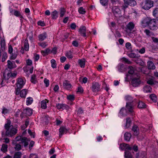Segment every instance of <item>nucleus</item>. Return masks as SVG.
Here are the masks:
<instances>
[{
  "label": "nucleus",
  "instance_id": "obj_1",
  "mask_svg": "<svg viewBox=\"0 0 158 158\" xmlns=\"http://www.w3.org/2000/svg\"><path fill=\"white\" fill-rule=\"evenodd\" d=\"M11 124V121L9 120H7L6 123L4 126L6 130L5 134L4 132H2V135H5V136L11 137L17 133V129L14 127Z\"/></svg>",
  "mask_w": 158,
  "mask_h": 158
},
{
  "label": "nucleus",
  "instance_id": "obj_2",
  "mask_svg": "<svg viewBox=\"0 0 158 158\" xmlns=\"http://www.w3.org/2000/svg\"><path fill=\"white\" fill-rule=\"evenodd\" d=\"M142 23L148 25L150 29L152 30H156L158 27V25L156 23V20L155 19H149L146 18L142 21Z\"/></svg>",
  "mask_w": 158,
  "mask_h": 158
},
{
  "label": "nucleus",
  "instance_id": "obj_3",
  "mask_svg": "<svg viewBox=\"0 0 158 158\" xmlns=\"http://www.w3.org/2000/svg\"><path fill=\"white\" fill-rule=\"evenodd\" d=\"M154 2L151 0H143L140 3L141 8L145 10H148L153 6Z\"/></svg>",
  "mask_w": 158,
  "mask_h": 158
},
{
  "label": "nucleus",
  "instance_id": "obj_4",
  "mask_svg": "<svg viewBox=\"0 0 158 158\" xmlns=\"http://www.w3.org/2000/svg\"><path fill=\"white\" fill-rule=\"evenodd\" d=\"M119 148L122 150H133L135 152H137L138 150V148L137 145H130L129 144L122 143L120 144Z\"/></svg>",
  "mask_w": 158,
  "mask_h": 158
},
{
  "label": "nucleus",
  "instance_id": "obj_5",
  "mask_svg": "<svg viewBox=\"0 0 158 158\" xmlns=\"http://www.w3.org/2000/svg\"><path fill=\"white\" fill-rule=\"evenodd\" d=\"M124 4L122 6V9L124 10L128 7V5L134 6L136 4V2L135 0H124Z\"/></svg>",
  "mask_w": 158,
  "mask_h": 158
},
{
  "label": "nucleus",
  "instance_id": "obj_6",
  "mask_svg": "<svg viewBox=\"0 0 158 158\" xmlns=\"http://www.w3.org/2000/svg\"><path fill=\"white\" fill-rule=\"evenodd\" d=\"M113 12L115 17H118L121 16V11L118 7L114 6L113 8Z\"/></svg>",
  "mask_w": 158,
  "mask_h": 158
},
{
  "label": "nucleus",
  "instance_id": "obj_7",
  "mask_svg": "<svg viewBox=\"0 0 158 158\" xmlns=\"http://www.w3.org/2000/svg\"><path fill=\"white\" fill-rule=\"evenodd\" d=\"M100 85L98 82H94L92 83L91 87L93 92H98L100 90Z\"/></svg>",
  "mask_w": 158,
  "mask_h": 158
},
{
  "label": "nucleus",
  "instance_id": "obj_8",
  "mask_svg": "<svg viewBox=\"0 0 158 158\" xmlns=\"http://www.w3.org/2000/svg\"><path fill=\"white\" fill-rule=\"evenodd\" d=\"M132 85L135 87L138 86L140 83V81L139 78H134L131 81Z\"/></svg>",
  "mask_w": 158,
  "mask_h": 158
},
{
  "label": "nucleus",
  "instance_id": "obj_9",
  "mask_svg": "<svg viewBox=\"0 0 158 158\" xmlns=\"http://www.w3.org/2000/svg\"><path fill=\"white\" fill-rule=\"evenodd\" d=\"M79 31L81 36L84 37L86 36V28L85 26L81 27L79 29Z\"/></svg>",
  "mask_w": 158,
  "mask_h": 158
},
{
  "label": "nucleus",
  "instance_id": "obj_10",
  "mask_svg": "<svg viewBox=\"0 0 158 158\" xmlns=\"http://www.w3.org/2000/svg\"><path fill=\"white\" fill-rule=\"evenodd\" d=\"M72 85L69 83V81L67 80H65L63 83V87L64 88L67 89L69 90L71 88Z\"/></svg>",
  "mask_w": 158,
  "mask_h": 158
},
{
  "label": "nucleus",
  "instance_id": "obj_11",
  "mask_svg": "<svg viewBox=\"0 0 158 158\" xmlns=\"http://www.w3.org/2000/svg\"><path fill=\"white\" fill-rule=\"evenodd\" d=\"M7 66L8 68L10 69L15 68L17 67L15 61H11L10 60L7 61Z\"/></svg>",
  "mask_w": 158,
  "mask_h": 158
},
{
  "label": "nucleus",
  "instance_id": "obj_12",
  "mask_svg": "<svg viewBox=\"0 0 158 158\" xmlns=\"http://www.w3.org/2000/svg\"><path fill=\"white\" fill-rule=\"evenodd\" d=\"M56 107L58 110L61 109L62 110H64L65 109H67L69 107V106L66 104L59 103L56 104Z\"/></svg>",
  "mask_w": 158,
  "mask_h": 158
},
{
  "label": "nucleus",
  "instance_id": "obj_13",
  "mask_svg": "<svg viewBox=\"0 0 158 158\" xmlns=\"http://www.w3.org/2000/svg\"><path fill=\"white\" fill-rule=\"evenodd\" d=\"M126 108L127 110H128V113H131L133 112V107L131 105V102H128L127 103V104L126 105Z\"/></svg>",
  "mask_w": 158,
  "mask_h": 158
},
{
  "label": "nucleus",
  "instance_id": "obj_14",
  "mask_svg": "<svg viewBox=\"0 0 158 158\" xmlns=\"http://www.w3.org/2000/svg\"><path fill=\"white\" fill-rule=\"evenodd\" d=\"M25 83H24L23 80L22 78H19L17 80V87L22 88L24 85Z\"/></svg>",
  "mask_w": 158,
  "mask_h": 158
},
{
  "label": "nucleus",
  "instance_id": "obj_15",
  "mask_svg": "<svg viewBox=\"0 0 158 158\" xmlns=\"http://www.w3.org/2000/svg\"><path fill=\"white\" fill-rule=\"evenodd\" d=\"M139 129L138 127L136 125H134L132 128V130L133 132V134L136 136H137L139 133Z\"/></svg>",
  "mask_w": 158,
  "mask_h": 158
},
{
  "label": "nucleus",
  "instance_id": "obj_16",
  "mask_svg": "<svg viewBox=\"0 0 158 158\" xmlns=\"http://www.w3.org/2000/svg\"><path fill=\"white\" fill-rule=\"evenodd\" d=\"M30 141L27 138L23 137L21 139V143H24V146L26 147L28 145V142Z\"/></svg>",
  "mask_w": 158,
  "mask_h": 158
},
{
  "label": "nucleus",
  "instance_id": "obj_17",
  "mask_svg": "<svg viewBox=\"0 0 158 158\" xmlns=\"http://www.w3.org/2000/svg\"><path fill=\"white\" fill-rule=\"evenodd\" d=\"M119 114L122 116H124L128 114V113L127 109H125L124 108H122L120 110Z\"/></svg>",
  "mask_w": 158,
  "mask_h": 158
},
{
  "label": "nucleus",
  "instance_id": "obj_18",
  "mask_svg": "<svg viewBox=\"0 0 158 158\" xmlns=\"http://www.w3.org/2000/svg\"><path fill=\"white\" fill-rule=\"evenodd\" d=\"M67 129L64 127H61L59 130L60 138L61 137L62 135L65 132H67Z\"/></svg>",
  "mask_w": 158,
  "mask_h": 158
},
{
  "label": "nucleus",
  "instance_id": "obj_19",
  "mask_svg": "<svg viewBox=\"0 0 158 158\" xmlns=\"http://www.w3.org/2000/svg\"><path fill=\"white\" fill-rule=\"evenodd\" d=\"M23 113L28 116L31 115L32 113L31 110L30 108L25 109L24 110Z\"/></svg>",
  "mask_w": 158,
  "mask_h": 158
},
{
  "label": "nucleus",
  "instance_id": "obj_20",
  "mask_svg": "<svg viewBox=\"0 0 158 158\" xmlns=\"http://www.w3.org/2000/svg\"><path fill=\"white\" fill-rule=\"evenodd\" d=\"M148 68L149 69H154L156 67L153 63L151 61H149L147 62Z\"/></svg>",
  "mask_w": 158,
  "mask_h": 158
},
{
  "label": "nucleus",
  "instance_id": "obj_21",
  "mask_svg": "<svg viewBox=\"0 0 158 158\" xmlns=\"http://www.w3.org/2000/svg\"><path fill=\"white\" fill-rule=\"evenodd\" d=\"M138 107L140 109L145 108L146 107V105L143 102L139 101L138 103Z\"/></svg>",
  "mask_w": 158,
  "mask_h": 158
},
{
  "label": "nucleus",
  "instance_id": "obj_22",
  "mask_svg": "<svg viewBox=\"0 0 158 158\" xmlns=\"http://www.w3.org/2000/svg\"><path fill=\"white\" fill-rule=\"evenodd\" d=\"M78 63L81 68H84L85 67V60L84 59H79L78 61Z\"/></svg>",
  "mask_w": 158,
  "mask_h": 158
},
{
  "label": "nucleus",
  "instance_id": "obj_23",
  "mask_svg": "<svg viewBox=\"0 0 158 158\" xmlns=\"http://www.w3.org/2000/svg\"><path fill=\"white\" fill-rule=\"evenodd\" d=\"M124 137L125 140L129 141L131 137V134L129 132H126L124 134Z\"/></svg>",
  "mask_w": 158,
  "mask_h": 158
},
{
  "label": "nucleus",
  "instance_id": "obj_24",
  "mask_svg": "<svg viewBox=\"0 0 158 158\" xmlns=\"http://www.w3.org/2000/svg\"><path fill=\"white\" fill-rule=\"evenodd\" d=\"M124 157L125 158H133L132 155L128 150H125Z\"/></svg>",
  "mask_w": 158,
  "mask_h": 158
},
{
  "label": "nucleus",
  "instance_id": "obj_25",
  "mask_svg": "<svg viewBox=\"0 0 158 158\" xmlns=\"http://www.w3.org/2000/svg\"><path fill=\"white\" fill-rule=\"evenodd\" d=\"M47 35L46 32L43 33L39 36V38L40 40L43 41L47 37Z\"/></svg>",
  "mask_w": 158,
  "mask_h": 158
},
{
  "label": "nucleus",
  "instance_id": "obj_26",
  "mask_svg": "<svg viewBox=\"0 0 158 158\" xmlns=\"http://www.w3.org/2000/svg\"><path fill=\"white\" fill-rule=\"evenodd\" d=\"M134 61L137 64L139 65L144 66V62L140 59H138L134 60Z\"/></svg>",
  "mask_w": 158,
  "mask_h": 158
},
{
  "label": "nucleus",
  "instance_id": "obj_27",
  "mask_svg": "<svg viewBox=\"0 0 158 158\" xmlns=\"http://www.w3.org/2000/svg\"><path fill=\"white\" fill-rule=\"evenodd\" d=\"M27 94V90L26 89H23L20 93V96L22 98H25Z\"/></svg>",
  "mask_w": 158,
  "mask_h": 158
},
{
  "label": "nucleus",
  "instance_id": "obj_28",
  "mask_svg": "<svg viewBox=\"0 0 158 158\" xmlns=\"http://www.w3.org/2000/svg\"><path fill=\"white\" fill-rule=\"evenodd\" d=\"M135 25L132 22H130L127 25V28L130 31H131L134 27Z\"/></svg>",
  "mask_w": 158,
  "mask_h": 158
},
{
  "label": "nucleus",
  "instance_id": "obj_29",
  "mask_svg": "<svg viewBox=\"0 0 158 158\" xmlns=\"http://www.w3.org/2000/svg\"><path fill=\"white\" fill-rule=\"evenodd\" d=\"M13 14L17 17H18L20 18L21 19L23 18V17L21 14V13L20 11L18 10H15L13 13Z\"/></svg>",
  "mask_w": 158,
  "mask_h": 158
},
{
  "label": "nucleus",
  "instance_id": "obj_30",
  "mask_svg": "<svg viewBox=\"0 0 158 158\" xmlns=\"http://www.w3.org/2000/svg\"><path fill=\"white\" fill-rule=\"evenodd\" d=\"M58 12L56 10H54L51 13V16L52 19H56L58 17Z\"/></svg>",
  "mask_w": 158,
  "mask_h": 158
},
{
  "label": "nucleus",
  "instance_id": "obj_31",
  "mask_svg": "<svg viewBox=\"0 0 158 158\" xmlns=\"http://www.w3.org/2000/svg\"><path fill=\"white\" fill-rule=\"evenodd\" d=\"M152 15L155 17H157L158 16V8L157 7H155L154 9Z\"/></svg>",
  "mask_w": 158,
  "mask_h": 158
},
{
  "label": "nucleus",
  "instance_id": "obj_32",
  "mask_svg": "<svg viewBox=\"0 0 158 158\" xmlns=\"http://www.w3.org/2000/svg\"><path fill=\"white\" fill-rule=\"evenodd\" d=\"M118 71L119 72H122L124 71V65L123 64H120L118 66Z\"/></svg>",
  "mask_w": 158,
  "mask_h": 158
},
{
  "label": "nucleus",
  "instance_id": "obj_33",
  "mask_svg": "<svg viewBox=\"0 0 158 158\" xmlns=\"http://www.w3.org/2000/svg\"><path fill=\"white\" fill-rule=\"evenodd\" d=\"M128 69H129L128 71V73L131 74H133L134 73L135 69L134 67L131 66L128 67Z\"/></svg>",
  "mask_w": 158,
  "mask_h": 158
},
{
  "label": "nucleus",
  "instance_id": "obj_34",
  "mask_svg": "<svg viewBox=\"0 0 158 158\" xmlns=\"http://www.w3.org/2000/svg\"><path fill=\"white\" fill-rule=\"evenodd\" d=\"M8 146L6 144H3L2 146V147L1 150L2 151L5 152L7 151Z\"/></svg>",
  "mask_w": 158,
  "mask_h": 158
},
{
  "label": "nucleus",
  "instance_id": "obj_35",
  "mask_svg": "<svg viewBox=\"0 0 158 158\" xmlns=\"http://www.w3.org/2000/svg\"><path fill=\"white\" fill-rule=\"evenodd\" d=\"M29 45L28 43V41L27 40H25L24 42V48L26 51H28L29 50Z\"/></svg>",
  "mask_w": 158,
  "mask_h": 158
},
{
  "label": "nucleus",
  "instance_id": "obj_36",
  "mask_svg": "<svg viewBox=\"0 0 158 158\" xmlns=\"http://www.w3.org/2000/svg\"><path fill=\"white\" fill-rule=\"evenodd\" d=\"M150 98L154 102H156L157 101V98L154 94H152L150 96Z\"/></svg>",
  "mask_w": 158,
  "mask_h": 158
},
{
  "label": "nucleus",
  "instance_id": "obj_37",
  "mask_svg": "<svg viewBox=\"0 0 158 158\" xmlns=\"http://www.w3.org/2000/svg\"><path fill=\"white\" fill-rule=\"evenodd\" d=\"M65 55L69 59H72L73 57L72 52L70 50L67 52L66 53Z\"/></svg>",
  "mask_w": 158,
  "mask_h": 158
},
{
  "label": "nucleus",
  "instance_id": "obj_38",
  "mask_svg": "<svg viewBox=\"0 0 158 158\" xmlns=\"http://www.w3.org/2000/svg\"><path fill=\"white\" fill-rule=\"evenodd\" d=\"M131 122L130 118H127L126 119V122L125 127L127 128L129 127Z\"/></svg>",
  "mask_w": 158,
  "mask_h": 158
},
{
  "label": "nucleus",
  "instance_id": "obj_39",
  "mask_svg": "<svg viewBox=\"0 0 158 158\" xmlns=\"http://www.w3.org/2000/svg\"><path fill=\"white\" fill-rule=\"evenodd\" d=\"M22 155V153L21 152H17L15 153L14 158H20Z\"/></svg>",
  "mask_w": 158,
  "mask_h": 158
},
{
  "label": "nucleus",
  "instance_id": "obj_40",
  "mask_svg": "<svg viewBox=\"0 0 158 158\" xmlns=\"http://www.w3.org/2000/svg\"><path fill=\"white\" fill-rule=\"evenodd\" d=\"M122 61L123 62H124L125 63L127 64H131L132 63V62L129 61L128 59L125 57H123L122 58Z\"/></svg>",
  "mask_w": 158,
  "mask_h": 158
},
{
  "label": "nucleus",
  "instance_id": "obj_41",
  "mask_svg": "<svg viewBox=\"0 0 158 158\" xmlns=\"http://www.w3.org/2000/svg\"><path fill=\"white\" fill-rule=\"evenodd\" d=\"M50 50L48 48H47L44 51L42 50L41 53L44 56H45V55H48L50 52Z\"/></svg>",
  "mask_w": 158,
  "mask_h": 158
},
{
  "label": "nucleus",
  "instance_id": "obj_42",
  "mask_svg": "<svg viewBox=\"0 0 158 158\" xmlns=\"http://www.w3.org/2000/svg\"><path fill=\"white\" fill-rule=\"evenodd\" d=\"M36 76L35 75H33L31 79V81L34 84H35L37 82V81L35 78Z\"/></svg>",
  "mask_w": 158,
  "mask_h": 158
},
{
  "label": "nucleus",
  "instance_id": "obj_43",
  "mask_svg": "<svg viewBox=\"0 0 158 158\" xmlns=\"http://www.w3.org/2000/svg\"><path fill=\"white\" fill-rule=\"evenodd\" d=\"M108 0H100V2L104 6H106L108 4Z\"/></svg>",
  "mask_w": 158,
  "mask_h": 158
},
{
  "label": "nucleus",
  "instance_id": "obj_44",
  "mask_svg": "<svg viewBox=\"0 0 158 158\" xmlns=\"http://www.w3.org/2000/svg\"><path fill=\"white\" fill-rule=\"evenodd\" d=\"M60 17H63L65 13V9L64 8H61L60 9Z\"/></svg>",
  "mask_w": 158,
  "mask_h": 158
},
{
  "label": "nucleus",
  "instance_id": "obj_45",
  "mask_svg": "<svg viewBox=\"0 0 158 158\" xmlns=\"http://www.w3.org/2000/svg\"><path fill=\"white\" fill-rule=\"evenodd\" d=\"M127 55L130 58H137L138 56L136 54L134 53H128Z\"/></svg>",
  "mask_w": 158,
  "mask_h": 158
},
{
  "label": "nucleus",
  "instance_id": "obj_46",
  "mask_svg": "<svg viewBox=\"0 0 158 158\" xmlns=\"http://www.w3.org/2000/svg\"><path fill=\"white\" fill-rule=\"evenodd\" d=\"M78 12H79L82 14H84L86 12V11L85 10L84 8H83V7H80L78 9Z\"/></svg>",
  "mask_w": 158,
  "mask_h": 158
},
{
  "label": "nucleus",
  "instance_id": "obj_47",
  "mask_svg": "<svg viewBox=\"0 0 158 158\" xmlns=\"http://www.w3.org/2000/svg\"><path fill=\"white\" fill-rule=\"evenodd\" d=\"M1 46L2 47V50L3 51L5 49V42L4 40H1Z\"/></svg>",
  "mask_w": 158,
  "mask_h": 158
},
{
  "label": "nucleus",
  "instance_id": "obj_48",
  "mask_svg": "<svg viewBox=\"0 0 158 158\" xmlns=\"http://www.w3.org/2000/svg\"><path fill=\"white\" fill-rule=\"evenodd\" d=\"M41 107L43 109H46L47 108L46 102L45 101L43 100L41 102Z\"/></svg>",
  "mask_w": 158,
  "mask_h": 158
},
{
  "label": "nucleus",
  "instance_id": "obj_49",
  "mask_svg": "<svg viewBox=\"0 0 158 158\" xmlns=\"http://www.w3.org/2000/svg\"><path fill=\"white\" fill-rule=\"evenodd\" d=\"M27 101V105L31 104L33 102V99L32 98L29 97L28 98Z\"/></svg>",
  "mask_w": 158,
  "mask_h": 158
},
{
  "label": "nucleus",
  "instance_id": "obj_50",
  "mask_svg": "<svg viewBox=\"0 0 158 158\" xmlns=\"http://www.w3.org/2000/svg\"><path fill=\"white\" fill-rule=\"evenodd\" d=\"M51 62L52 64V67L53 68H55L56 67V61L54 59H52L51 61Z\"/></svg>",
  "mask_w": 158,
  "mask_h": 158
},
{
  "label": "nucleus",
  "instance_id": "obj_51",
  "mask_svg": "<svg viewBox=\"0 0 158 158\" xmlns=\"http://www.w3.org/2000/svg\"><path fill=\"white\" fill-rule=\"evenodd\" d=\"M15 148L16 150L19 151L21 149V146L20 144H17L15 145Z\"/></svg>",
  "mask_w": 158,
  "mask_h": 158
},
{
  "label": "nucleus",
  "instance_id": "obj_52",
  "mask_svg": "<svg viewBox=\"0 0 158 158\" xmlns=\"http://www.w3.org/2000/svg\"><path fill=\"white\" fill-rule=\"evenodd\" d=\"M67 99L70 101H73L74 99V96L73 95H70L67 96Z\"/></svg>",
  "mask_w": 158,
  "mask_h": 158
},
{
  "label": "nucleus",
  "instance_id": "obj_53",
  "mask_svg": "<svg viewBox=\"0 0 158 158\" xmlns=\"http://www.w3.org/2000/svg\"><path fill=\"white\" fill-rule=\"evenodd\" d=\"M72 44L75 47H77L79 45V43L77 41L74 40L73 41Z\"/></svg>",
  "mask_w": 158,
  "mask_h": 158
},
{
  "label": "nucleus",
  "instance_id": "obj_54",
  "mask_svg": "<svg viewBox=\"0 0 158 158\" xmlns=\"http://www.w3.org/2000/svg\"><path fill=\"white\" fill-rule=\"evenodd\" d=\"M44 83L46 85V87H48L49 85V81L46 78H45L44 80Z\"/></svg>",
  "mask_w": 158,
  "mask_h": 158
},
{
  "label": "nucleus",
  "instance_id": "obj_55",
  "mask_svg": "<svg viewBox=\"0 0 158 158\" xmlns=\"http://www.w3.org/2000/svg\"><path fill=\"white\" fill-rule=\"evenodd\" d=\"M39 45L41 46L43 48H44L47 46V44L46 43L42 42L41 43H39Z\"/></svg>",
  "mask_w": 158,
  "mask_h": 158
},
{
  "label": "nucleus",
  "instance_id": "obj_56",
  "mask_svg": "<svg viewBox=\"0 0 158 158\" xmlns=\"http://www.w3.org/2000/svg\"><path fill=\"white\" fill-rule=\"evenodd\" d=\"M35 143L34 141H31L30 143V145L29 146V149H30V150H31V149L32 147H33L34 144Z\"/></svg>",
  "mask_w": 158,
  "mask_h": 158
},
{
  "label": "nucleus",
  "instance_id": "obj_57",
  "mask_svg": "<svg viewBox=\"0 0 158 158\" xmlns=\"http://www.w3.org/2000/svg\"><path fill=\"white\" fill-rule=\"evenodd\" d=\"M126 99L127 100L130 101V102H131L132 101V98L129 96H127L126 97Z\"/></svg>",
  "mask_w": 158,
  "mask_h": 158
},
{
  "label": "nucleus",
  "instance_id": "obj_58",
  "mask_svg": "<svg viewBox=\"0 0 158 158\" xmlns=\"http://www.w3.org/2000/svg\"><path fill=\"white\" fill-rule=\"evenodd\" d=\"M147 83L148 84L152 85L155 84V83L152 80H149L147 81Z\"/></svg>",
  "mask_w": 158,
  "mask_h": 158
},
{
  "label": "nucleus",
  "instance_id": "obj_59",
  "mask_svg": "<svg viewBox=\"0 0 158 158\" xmlns=\"http://www.w3.org/2000/svg\"><path fill=\"white\" fill-rule=\"evenodd\" d=\"M13 49L11 45H10L8 47V52L9 53L11 54L13 52Z\"/></svg>",
  "mask_w": 158,
  "mask_h": 158
},
{
  "label": "nucleus",
  "instance_id": "obj_60",
  "mask_svg": "<svg viewBox=\"0 0 158 158\" xmlns=\"http://www.w3.org/2000/svg\"><path fill=\"white\" fill-rule=\"evenodd\" d=\"M38 24L39 25L41 26H44L45 25V23L44 22L41 21H40L38 22Z\"/></svg>",
  "mask_w": 158,
  "mask_h": 158
},
{
  "label": "nucleus",
  "instance_id": "obj_61",
  "mask_svg": "<svg viewBox=\"0 0 158 158\" xmlns=\"http://www.w3.org/2000/svg\"><path fill=\"white\" fill-rule=\"evenodd\" d=\"M83 91V88L81 86H79L78 87V90L77 91V92H80V93H82Z\"/></svg>",
  "mask_w": 158,
  "mask_h": 158
},
{
  "label": "nucleus",
  "instance_id": "obj_62",
  "mask_svg": "<svg viewBox=\"0 0 158 158\" xmlns=\"http://www.w3.org/2000/svg\"><path fill=\"white\" fill-rule=\"evenodd\" d=\"M55 149L54 148H52L49 151V153L50 155H52L55 152Z\"/></svg>",
  "mask_w": 158,
  "mask_h": 158
},
{
  "label": "nucleus",
  "instance_id": "obj_63",
  "mask_svg": "<svg viewBox=\"0 0 158 158\" xmlns=\"http://www.w3.org/2000/svg\"><path fill=\"white\" fill-rule=\"evenodd\" d=\"M17 55L16 54H12L10 57V59H15L17 57Z\"/></svg>",
  "mask_w": 158,
  "mask_h": 158
},
{
  "label": "nucleus",
  "instance_id": "obj_64",
  "mask_svg": "<svg viewBox=\"0 0 158 158\" xmlns=\"http://www.w3.org/2000/svg\"><path fill=\"white\" fill-rule=\"evenodd\" d=\"M70 27L72 29H75L76 27V25L75 23H72L71 24Z\"/></svg>",
  "mask_w": 158,
  "mask_h": 158
}]
</instances>
